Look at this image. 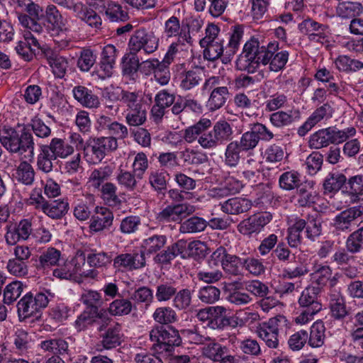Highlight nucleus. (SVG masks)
<instances>
[{"label": "nucleus", "instance_id": "f257e3e1", "mask_svg": "<svg viewBox=\"0 0 363 363\" xmlns=\"http://www.w3.org/2000/svg\"><path fill=\"white\" fill-rule=\"evenodd\" d=\"M46 26L54 38V41L60 50L69 47L74 40V35L71 30L72 19L60 13L57 7L48 5L45 10Z\"/></svg>", "mask_w": 363, "mask_h": 363}, {"label": "nucleus", "instance_id": "f03ea898", "mask_svg": "<svg viewBox=\"0 0 363 363\" xmlns=\"http://www.w3.org/2000/svg\"><path fill=\"white\" fill-rule=\"evenodd\" d=\"M1 145L11 152L25 153L22 159L33 161L35 155V143L33 135L28 132H23L21 137L13 128H4L0 132Z\"/></svg>", "mask_w": 363, "mask_h": 363}, {"label": "nucleus", "instance_id": "7ed1b4c3", "mask_svg": "<svg viewBox=\"0 0 363 363\" xmlns=\"http://www.w3.org/2000/svg\"><path fill=\"white\" fill-rule=\"evenodd\" d=\"M150 337L153 342L154 350L162 355H169L174 347L179 346L182 342L178 330L172 327L167 330L156 327L150 331Z\"/></svg>", "mask_w": 363, "mask_h": 363}, {"label": "nucleus", "instance_id": "20e7f679", "mask_svg": "<svg viewBox=\"0 0 363 363\" xmlns=\"http://www.w3.org/2000/svg\"><path fill=\"white\" fill-rule=\"evenodd\" d=\"M288 324L286 318L279 315L261 323L257 327V334L268 347L275 349L279 345L278 335L279 330L286 328Z\"/></svg>", "mask_w": 363, "mask_h": 363}, {"label": "nucleus", "instance_id": "39448f33", "mask_svg": "<svg viewBox=\"0 0 363 363\" xmlns=\"http://www.w3.org/2000/svg\"><path fill=\"white\" fill-rule=\"evenodd\" d=\"M266 46H260L259 40L255 38H251L244 45L242 52L240 55L237 62V68L248 72H254L259 62V57L261 52Z\"/></svg>", "mask_w": 363, "mask_h": 363}, {"label": "nucleus", "instance_id": "423d86ee", "mask_svg": "<svg viewBox=\"0 0 363 363\" xmlns=\"http://www.w3.org/2000/svg\"><path fill=\"white\" fill-rule=\"evenodd\" d=\"M279 45L277 41L269 43L259 57L260 64L269 65V69L275 72L284 69L289 55L286 50L279 51Z\"/></svg>", "mask_w": 363, "mask_h": 363}, {"label": "nucleus", "instance_id": "0eeeda50", "mask_svg": "<svg viewBox=\"0 0 363 363\" xmlns=\"http://www.w3.org/2000/svg\"><path fill=\"white\" fill-rule=\"evenodd\" d=\"M128 46L130 52L134 54L140 51L151 54L158 48L159 38L151 31L139 29L130 37Z\"/></svg>", "mask_w": 363, "mask_h": 363}, {"label": "nucleus", "instance_id": "6e6552de", "mask_svg": "<svg viewBox=\"0 0 363 363\" xmlns=\"http://www.w3.org/2000/svg\"><path fill=\"white\" fill-rule=\"evenodd\" d=\"M272 213L268 211L254 213L238 224V230L244 235H257L272 221Z\"/></svg>", "mask_w": 363, "mask_h": 363}, {"label": "nucleus", "instance_id": "1a4fd4ad", "mask_svg": "<svg viewBox=\"0 0 363 363\" xmlns=\"http://www.w3.org/2000/svg\"><path fill=\"white\" fill-rule=\"evenodd\" d=\"M110 100L115 101L121 95V101L128 106V109L136 108L144 106H150L152 102L150 95H144L141 92L123 91L120 89H113L106 93Z\"/></svg>", "mask_w": 363, "mask_h": 363}, {"label": "nucleus", "instance_id": "9d476101", "mask_svg": "<svg viewBox=\"0 0 363 363\" xmlns=\"http://www.w3.org/2000/svg\"><path fill=\"white\" fill-rule=\"evenodd\" d=\"M239 258L227 253L225 247H218L208 259L211 267L221 265L223 269L230 274H236L238 271Z\"/></svg>", "mask_w": 363, "mask_h": 363}, {"label": "nucleus", "instance_id": "9b49d317", "mask_svg": "<svg viewBox=\"0 0 363 363\" xmlns=\"http://www.w3.org/2000/svg\"><path fill=\"white\" fill-rule=\"evenodd\" d=\"M31 232V222L28 219H23L17 225H11L6 227V242L9 245H14L21 240H27Z\"/></svg>", "mask_w": 363, "mask_h": 363}, {"label": "nucleus", "instance_id": "f8f14e48", "mask_svg": "<svg viewBox=\"0 0 363 363\" xmlns=\"http://www.w3.org/2000/svg\"><path fill=\"white\" fill-rule=\"evenodd\" d=\"M194 211V207L187 203L168 206L157 214V218L160 222H180L184 217Z\"/></svg>", "mask_w": 363, "mask_h": 363}, {"label": "nucleus", "instance_id": "ddd939ff", "mask_svg": "<svg viewBox=\"0 0 363 363\" xmlns=\"http://www.w3.org/2000/svg\"><path fill=\"white\" fill-rule=\"evenodd\" d=\"M333 116V108L328 104H324L317 108L307 118L305 123L298 129L300 136L305 135L316 124L323 120H328Z\"/></svg>", "mask_w": 363, "mask_h": 363}, {"label": "nucleus", "instance_id": "4468645a", "mask_svg": "<svg viewBox=\"0 0 363 363\" xmlns=\"http://www.w3.org/2000/svg\"><path fill=\"white\" fill-rule=\"evenodd\" d=\"M347 185V190L341 192V194L348 198L345 201V206L363 201V175H356L350 177Z\"/></svg>", "mask_w": 363, "mask_h": 363}, {"label": "nucleus", "instance_id": "2eb2a0df", "mask_svg": "<svg viewBox=\"0 0 363 363\" xmlns=\"http://www.w3.org/2000/svg\"><path fill=\"white\" fill-rule=\"evenodd\" d=\"M145 259L143 253L121 254L113 259V267L118 269L133 270L143 267Z\"/></svg>", "mask_w": 363, "mask_h": 363}, {"label": "nucleus", "instance_id": "dca6fc26", "mask_svg": "<svg viewBox=\"0 0 363 363\" xmlns=\"http://www.w3.org/2000/svg\"><path fill=\"white\" fill-rule=\"evenodd\" d=\"M16 52L26 61H30L35 52L40 49V44L30 31H26L23 39L18 42L15 48Z\"/></svg>", "mask_w": 363, "mask_h": 363}, {"label": "nucleus", "instance_id": "f3484780", "mask_svg": "<svg viewBox=\"0 0 363 363\" xmlns=\"http://www.w3.org/2000/svg\"><path fill=\"white\" fill-rule=\"evenodd\" d=\"M113 219V213L107 208L96 207V213L90 220V230L94 232H99L106 229L112 225Z\"/></svg>", "mask_w": 363, "mask_h": 363}, {"label": "nucleus", "instance_id": "a211bd4d", "mask_svg": "<svg viewBox=\"0 0 363 363\" xmlns=\"http://www.w3.org/2000/svg\"><path fill=\"white\" fill-rule=\"evenodd\" d=\"M252 206V203L247 198L234 197L229 199L220 203L223 212L230 215H238L248 211Z\"/></svg>", "mask_w": 363, "mask_h": 363}, {"label": "nucleus", "instance_id": "6ab92c4d", "mask_svg": "<svg viewBox=\"0 0 363 363\" xmlns=\"http://www.w3.org/2000/svg\"><path fill=\"white\" fill-rule=\"evenodd\" d=\"M74 99L83 106L88 108H97L101 102L98 96L85 86H78L73 89Z\"/></svg>", "mask_w": 363, "mask_h": 363}, {"label": "nucleus", "instance_id": "aec40b11", "mask_svg": "<svg viewBox=\"0 0 363 363\" xmlns=\"http://www.w3.org/2000/svg\"><path fill=\"white\" fill-rule=\"evenodd\" d=\"M73 11L77 18L89 26L95 29L101 28L102 24L101 17L94 11L87 9L82 3H77Z\"/></svg>", "mask_w": 363, "mask_h": 363}, {"label": "nucleus", "instance_id": "412c9836", "mask_svg": "<svg viewBox=\"0 0 363 363\" xmlns=\"http://www.w3.org/2000/svg\"><path fill=\"white\" fill-rule=\"evenodd\" d=\"M300 118L301 113L297 108H292L287 111H279L271 114L269 118L272 125L277 128L289 125Z\"/></svg>", "mask_w": 363, "mask_h": 363}, {"label": "nucleus", "instance_id": "4be33fe9", "mask_svg": "<svg viewBox=\"0 0 363 363\" xmlns=\"http://www.w3.org/2000/svg\"><path fill=\"white\" fill-rule=\"evenodd\" d=\"M363 213V207L355 206L338 214L334 220L337 229L345 230L350 228L352 221Z\"/></svg>", "mask_w": 363, "mask_h": 363}, {"label": "nucleus", "instance_id": "5701e85b", "mask_svg": "<svg viewBox=\"0 0 363 363\" xmlns=\"http://www.w3.org/2000/svg\"><path fill=\"white\" fill-rule=\"evenodd\" d=\"M300 30L309 36L311 40L323 43L325 38L324 33L325 26L317 22L307 19L303 21L298 26Z\"/></svg>", "mask_w": 363, "mask_h": 363}, {"label": "nucleus", "instance_id": "b1692460", "mask_svg": "<svg viewBox=\"0 0 363 363\" xmlns=\"http://www.w3.org/2000/svg\"><path fill=\"white\" fill-rule=\"evenodd\" d=\"M229 311L221 306H211L210 323L208 325L213 329H222L230 324Z\"/></svg>", "mask_w": 363, "mask_h": 363}, {"label": "nucleus", "instance_id": "393cba45", "mask_svg": "<svg viewBox=\"0 0 363 363\" xmlns=\"http://www.w3.org/2000/svg\"><path fill=\"white\" fill-rule=\"evenodd\" d=\"M101 311L96 307H88L74 321V327L77 331H82L91 326L97 318H101Z\"/></svg>", "mask_w": 363, "mask_h": 363}, {"label": "nucleus", "instance_id": "a878e982", "mask_svg": "<svg viewBox=\"0 0 363 363\" xmlns=\"http://www.w3.org/2000/svg\"><path fill=\"white\" fill-rule=\"evenodd\" d=\"M298 202L302 206L313 205L314 209L318 211H322L327 208L324 200L312 190L300 189Z\"/></svg>", "mask_w": 363, "mask_h": 363}, {"label": "nucleus", "instance_id": "bb28decb", "mask_svg": "<svg viewBox=\"0 0 363 363\" xmlns=\"http://www.w3.org/2000/svg\"><path fill=\"white\" fill-rule=\"evenodd\" d=\"M18 313L20 319H26L31 316H38L39 311L35 305L33 296L26 294L18 303Z\"/></svg>", "mask_w": 363, "mask_h": 363}, {"label": "nucleus", "instance_id": "cd10ccee", "mask_svg": "<svg viewBox=\"0 0 363 363\" xmlns=\"http://www.w3.org/2000/svg\"><path fill=\"white\" fill-rule=\"evenodd\" d=\"M298 304L301 308H311L315 311H320L322 305L318 300L317 289L313 286L306 288L298 298Z\"/></svg>", "mask_w": 363, "mask_h": 363}, {"label": "nucleus", "instance_id": "c85d7f7f", "mask_svg": "<svg viewBox=\"0 0 363 363\" xmlns=\"http://www.w3.org/2000/svg\"><path fill=\"white\" fill-rule=\"evenodd\" d=\"M203 71L199 67L184 72L179 77V86L184 90H189L197 86L203 79Z\"/></svg>", "mask_w": 363, "mask_h": 363}, {"label": "nucleus", "instance_id": "c756f323", "mask_svg": "<svg viewBox=\"0 0 363 363\" xmlns=\"http://www.w3.org/2000/svg\"><path fill=\"white\" fill-rule=\"evenodd\" d=\"M306 226L303 219H291L289 222L287 240L291 247H296L301 243V233Z\"/></svg>", "mask_w": 363, "mask_h": 363}, {"label": "nucleus", "instance_id": "7c9ffc66", "mask_svg": "<svg viewBox=\"0 0 363 363\" xmlns=\"http://www.w3.org/2000/svg\"><path fill=\"white\" fill-rule=\"evenodd\" d=\"M243 33L242 26H238L234 27L226 48L225 55L222 58L223 63L227 64L229 62L232 57L235 54L238 50Z\"/></svg>", "mask_w": 363, "mask_h": 363}, {"label": "nucleus", "instance_id": "2f4dec72", "mask_svg": "<svg viewBox=\"0 0 363 363\" xmlns=\"http://www.w3.org/2000/svg\"><path fill=\"white\" fill-rule=\"evenodd\" d=\"M86 260V256L82 251H77L74 257L69 262V267L72 268L74 275L77 277H91L94 278L97 275L96 271L89 269L84 271L82 267L84 266Z\"/></svg>", "mask_w": 363, "mask_h": 363}, {"label": "nucleus", "instance_id": "473e14b6", "mask_svg": "<svg viewBox=\"0 0 363 363\" xmlns=\"http://www.w3.org/2000/svg\"><path fill=\"white\" fill-rule=\"evenodd\" d=\"M46 145L55 159L57 157L66 158L74 152L73 146L60 138H52L50 145Z\"/></svg>", "mask_w": 363, "mask_h": 363}, {"label": "nucleus", "instance_id": "72a5a7b5", "mask_svg": "<svg viewBox=\"0 0 363 363\" xmlns=\"http://www.w3.org/2000/svg\"><path fill=\"white\" fill-rule=\"evenodd\" d=\"M363 12V6L359 2L342 1L336 7L337 16L342 18H354Z\"/></svg>", "mask_w": 363, "mask_h": 363}, {"label": "nucleus", "instance_id": "f704fd0d", "mask_svg": "<svg viewBox=\"0 0 363 363\" xmlns=\"http://www.w3.org/2000/svg\"><path fill=\"white\" fill-rule=\"evenodd\" d=\"M311 280L318 286H324L330 282L331 286L336 283L335 277H332V270L328 265H316L314 272L311 274Z\"/></svg>", "mask_w": 363, "mask_h": 363}, {"label": "nucleus", "instance_id": "c9c22d12", "mask_svg": "<svg viewBox=\"0 0 363 363\" xmlns=\"http://www.w3.org/2000/svg\"><path fill=\"white\" fill-rule=\"evenodd\" d=\"M211 125V121L208 118H201L196 124L185 129L183 135L184 140L191 143L195 141L206 129Z\"/></svg>", "mask_w": 363, "mask_h": 363}, {"label": "nucleus", "instance_id": "e433bc0d", "mask_svg": "<svg viewBox=\"0 0 363 363\" xmlns=\"http://www.w3.org/2000/svg\"><path fill=\"white\" fill-rule=\"evenodd\" d=\"M228 95V89L226 86L214 88L206 104L208 110L214 111L221 108L225 104Z\"/></svg>", "mask_w": 363, "mask_h": 363}, {"label": "nucleus", "instance_id": "4c0bfd02", "mask_svg": "<svg viewBox=\"0 0 363 363\" xmlns=\"http://www.w3.org/2000/svg\"><path fill=\"white\" fill-rule=\"evenodd\" d=\"M325 328L321 320H317L311 327L310 335L308 338V345L313 348L321 347L325 342Z\"/></svg>", "mask_w": 363, "mask_h": 363}, {"label": "nucleus", "instance_id": "58836bf2", "mask_svg": "<svg viewBox=\"0 0 363 363\" xmlns=\"http://www.w3.org/2000/svg\"><path fill=\"white\" fill-rule=\"evenodd\" d=\"M38 347L45 352L62 354L67 351L68 345L64 340L52 338L42 340Z\"/></svg>", "mask_w": 363, "mask_h": 363}, {"label": "nucleus", "instance_id": "ea45409f", "mask_svg": "<svg viewBox=\"0 0 363 363\" xmlns=\"http://www.w3.org/2000/svg\"><path fill=\"white\" fill-rule=\"evenodd\" d=\"M228 351V349L227 347L216 342H210L205 344L201 348L203 357L216 362L222 357V355L225 354Z\"/></svg>", "mask_w": 363, "mask_h": 363}, {"label": "nucleus", "instance_id": "a19ab883", "mask_svg": "<svg viewBox=\"0 0 363 363\" xmlns=\"http://www.w3.org/2000/svg\"><path fill=\"white\" fill-rule=\"evenodd\" d=\"M113 169L109 166L94 169L89 174L88 184L94 189H99L101 184L111 177Z\"/></svg>", "mask_w": 363, "mask_h": 363}, {"label": "nucleus", "instance_id": "79ce46f5", "mask_svg": "<svg viewBox=\"0 0 363 363\" xmlns=\"http://www.w3.org/2000/svg\"><path fill=\"white\" fill-rule=\"evenodd\" d=\"M346 182L342 174L331 172L328 174L323 182L325 194L337 192Z\"/></svg>", "mask_w": 363, "mask_h": 363}, {"label": "nucleus", "instance_id": "37998d69", "mask_svg": "<svg viewBox=\"0 0 363 363\" xmlns=\"http://www.w3.org/2000/svg\"><path fill=\"white\" fill-rule=\"evenodd\" d=\"M68 203L65 200H56L50 203L47 202L43 212L52 218H60L68 211Z\"/></svg>", "mask_w": 363, "mask_h": 363}, {"label": "nucleus", "instance_id": "c03bdc74", "mask_svg": "<svg viewBox=\"0 0 363 363\" xmlns=\"http://www.w3.org/2000/svg\"><path fill=\"white\" fill-rule=\"evenodd\" d=\"M86 260L90 267L102 268L106 267L111 263L112 257L106 252L91 250L86 255Z\"/></svg>", "mask_w": 363, "mask_h": 363}, {"label": "nucleus", "instance_id": "a18cd8bd", "mask_svg": "<svg viewBox=\"0 0 363 363\" xmlns=\"http://www.w3.org/2000/svg\"><path fill=\"white\" fill-rule=\"evenodd\" d=\"M279 183L280 187L286 191L293 190L301 184V174L294 170L284 172L279 177Z\"/></svg>", "mask_w": 363, "mask_h": 363}, {"label": "nucleus", "instance_id": "49530a36", "mask_svg": "<svg viewBox=\"0 0 363 363\" xmlns=\"http://www.w3.org/2000/svg\"><path fill=\"white\" fill-rule=\"evenodd\" d=\"M152 318L157 323L162 325L174 323L177 320V315L174 310L168 306L156 308Z\"/></svg>", "mask_w": 363, "mask_h": 363}, {"label": "nucleus", "instance_id": "de8ad7c7", "mask_svg": "<svg viewBox=\"0 0 363 363\" xmlns=\"http://www.w3.org/2000/svg\"><path fill=\"white\" fill-rule=\"evenodd\" d=\"M186 247V243L182 240L169 247L164 252L155 256V260L160 263H166L182 254Z\"/></svg>", "mask_w": 363, "mask_h": 363}, {"label": "nucleus", "instance_id": "09e8293b", "mask_svg": "<svg viewBox=\"0 0 363 363\" xmlns=\"http://www.w3.org/2000/svg\"><path fill=\"white\" fill-rule=\"evenodd\" d=\"M18 165L16 170V179L18 182L26 185H30L33 184L35 177V172L29 163V160L25 159Z\"/></svg>", "mask_w": 363, "mask_h": 363}, {"label": "nucleus", "instance_id": "8fccbe9b", "mask_svg": "<svg viewBox=\"0 0 363 363\" xmlns=\"http://www.w3.org/2000/svg\"><path fill=\"white\" fill-rule=\"evenodd\" d=\"M212 130L220 145L230 140L233 135V129L230 123L223 120L217 121L214 124Z\"/></svg>", "mask_w": 363, "mask_h": 363}, {"label": "nucleus", "instance_id": "3c124183", "mask_svg": "<svg viewBox=\"0 0 363 363\" xmlns=\"http://www.w3.org/2000/svg\"><path fill=\"white\" fill-rule=\"evenodd\" d=\"M56 160L47 147L46 145H40V153L38 155L37 164L38 169L45 173L52 169V161Z\"/></svg>", "mask_w": 363, "mask_h": 363}, {"label": "nucleus", "instance_id": "603ef678", "mask_svg": "<svg viewBox=\"0 0 363 363\" xmlns=\"http://www.w3.org/2000/svg\"><path fill=\"white\" fill-rule=\"evenodd\" d=\"M336 68L342 72H356L363 68V62L346 55L339 56L335 60Z\"/></svg>", "mask_w": 363, "mask_h": 363}, {"label": "nucleus", "instance_id": "864d4df0", "mask_svg": "<svg viewBox=\"0 0 363 363\" xmlns=\"http://www.w3.org/2000/svg\"><path fill=\"white\" fill-rule=\"evenodd\" d=\"M106 153L102 150L95 140L92 143L84 147V157L90 164L100 162L106 156Z\"/></svg>", "mask_w": 363, "mask_h": 363}, {"label": "nucleus", "instance_id": "5fc2aeb1", "mask_svg": "<svg viewBox=\"0 0 363 363\" xmlns=\"http://www.w3.org/2000/svg\"><path fill=\"white\" fill-rule=\"evenodd\" d=\"M106 153L102 150L95 140L92 143L84 147V157L90 164L100 162L106 156Z\"/></svg>", "mask_w": 363, "mask_h": 363}, {"label": "nucleus", "instance_id": "6e6d98bb", "mask_svg": "<svg viewBox=\"0 0 363 363\" xmlns=\"http://www.w3.org/2000/svg\"><path fill=\"white\" fill-rule=\"evenodd\" d=\"M330 308L335 318H342L347 315V310L343 297L339 293L330 296Z\"/></svg>", "mask_w": 363, "mask_h": 363}, {"label": "nucleus", "instance_id": "4d7b16f0", "mask_svg": "<svg viewBox=\"0 0 363 363\" xmlns=\"http://www.w3.org/2000/svg\"><path fill=\"white\" fill-rule=\"evenodd\" d=\"M23 284L20 281H14L6 285L4 291V301L10 304L14 302L22 294Z\"/></svg>", "mask_w": 363, "mask_h": 363}, {"label": "nucleus", "instance_id": "13d9d810", "mask_svg": "<svg viewBox=\"0 0 363 363\" xmlns=\"http://www.w3.org/2000/svg\"><path fill=\"white\" fill-rule=\"evenodd\" d=\"M60 256L59 250L53 247L48 248L40 256V264L44 269H49L58 264Z\"/></svg>", "mask_w": 363, "mask_h": 363}, {"label": "nucleus", "instance_id": "bf43d9fd", "mask_svg": "<svg viewBox=\"0 0 363 363\" xmlns=\"http://www.w3.org/2000/svg\"><path fill=\"white\" fill-rule=\"evenodd\" d=\"M149 106L128 109L125 116L126 121L130 125L137 126L142 125L146 120V111Z\"/></svg>", "mask_w": 363, "mask_h": 363}, {"label": "nucleus", "instance_id": "052dcab7", "mask_svg": "<svg viewBox=\"0 0 363 363\" xmlns=\"http://www.w3.org/2000/svg\"><path fill=\"white\" fill-rule=\"evenodd\" d=\"M241 150H242L237 141L230 143L225 149V164L230 167H235L240 161Z\"/></svg>", "mask_w": 363, "mask_h": 363}, {"label": "nucleus", "instance_id": "680f3d73", "mask_svg": "<svg viewBox=\"0 0 363 363\" xmlns=\"http://www.w3.org/2000/svg\"><path fill=\"white\" fill-rule=\"evenodd\" d=\"M33 343V335L23 329H17L15 333L14 344L16 348L21 351H26Z\"/></svg>", "mask_w": 363, "mask_h": 363}, {"label": "nucleus", "instance_id": "e2e57ef3", "mask_svg": "<svg viewBox=\"0 0 363 363\" xmlns=\"http://www.w3.org/2000/svg\"><path fill=\"white\" fill-rule=\"evenodd\" d=\"M166 243V238L164 235H153L143 242L144 253L152 254L157 252Z\"/></svg>", "mask_w": 363, "mask_h": 363}, {"label": "nucleus", "instance_id": "0e129e2a", "mask_svg": "<svg viewBox=\"0 0 363 363\" xmlns=\"http://www.w3.org/2000/svg\"><path fill=\"white\" fill-rule=\"evenodd\" d=\"M263 157L267 162L277 163L286 157V152L281 146L273 144L265 149Z\"/></svg>", "mask_w": 363, "mask_h": 363}, {"label": "nucleus", "instance_id": "69168bd1", "mask_svg": "<svg viewBox=\"0 0 363 363\" xmlns=\"http://www.w3.org/2000/svg\"><path fill=\"white\" fill-rule=\"evenodd\" d=\"M50 66L55 77L62 78L68 67L67 60L62 57L56 55L48 59Z\"/></svg>", "mask_w": 363, "mask_h": 363}, {"label": "nucleus", "instance_id": "338daca9", "mask_svg": "<svg viewBox=\"0 0 363 363\" xmlns=\"http://www.w3.org/2000/svg\"><path fill=\"white\" fill-rule=\"evenodd\" d=\"M206 225V221L204 219L192 217L184 221L180 229L182 233H196L203 230Z\"/></svg>", "mask_w": 363, "mask_h": 363}, {"label": "nucleus", "instance_id": "774afa93", "mask_svg": "<svg viewBox=\"0 0 363 363\" xmlns=\"http://www.w3.org/2000/svg\"><path fill=\"white\" fill-rule=\"evenodd\" d=\"M220 295V290L213 286H203L199 289L198 293L199 298L205 303H213L217 301Z\"/></svg>", "mask_w": 363, "mask_h": 363}]
</instances>
